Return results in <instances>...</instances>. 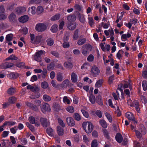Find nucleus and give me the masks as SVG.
Wrapping results in <instances>:
<instances>
[{"instance_id": "obj_1", "label": "nucleus", "mask_w": 147, "mask_h": 147, "mask_svg": "<svg viewBox=\"0 0 147 147\" xmlns=\"http://www.w3.org/2000/svg\"><path fill=\"white\" fill-rule=\"evenodd\" d=\"M82 125L85 131L88 134L90 133L93 130V126L90 122H87L86 123H84Z\"/></svg>"}, {"instance_id": "obj_2", "label": "nucleus", "mask_w": 147, "mask_h": 147, "mask_svg": "<svg viewBox=\"0 0 147 147\" xmlns=\"http://www.w3.org/2000/svg\"><path fill=\"white\" fill-rule=\"evenodd\" d=\"M47 28L46 24L42 23H38L35 26L36 30L38 32H42L46 30Z\"/></svg>"}, {"instance_id": "obj_3", "label": "nucleus", "mask_w": 147, "mask_h": 147, "mask_svg": "<svg viewBox=\"0 0 147 147\" xmlns=\"http://www.w3.org/2000/svg\"><path fill=\"white\" fill-rule=\"evenodd\" d=\"M45 53V51L42 50L36 52L34 56V59L37 61L40 62L41 61V56L43 54L44 55Z\"/></svg>"}, {"instance_id": "obj_4", "label": "nucleus", "mask_w": 147, "mask_h": 147, "mask_svg": "<svg viewBox=\"0 0 147 147\" xmlns=\"http://www.w3.org/2000/svg\"><path fill=\"white\" fill-rule=\"evenodd\" d=\"M41 109L43 113H45L46 111H49L51 110L49 104L45 102L42 104V106L41 107Z\"/></svg>"}, {"instance_id": "obj_5", "label": "nucleus", "mask_w": 147, "mask_h": 147, "mask_svg": "<svg viewBox=\"0 0 147 147\" xmlns=\"http://www.w3.org/2000/svg\"><path fill=\"white\" fill-rule=\"evenodd\" d=\"M13 65L14 64L12 63L6 62L1 64L0 67L3 69H7L13 67Z\"/></svg>"}, {"instance_id": "obj_6", "label": "nucleus", "mask_w": 147, "mask_h": 147, "mask_svg": "<svg viewBox=\"0 0 147 147\" xmlns=\"http://www.w3.org/2000/svg\"><path fill=\"white\" fill-rule=\"evenodd\" d=\"M5 9L3 6H0V20L5 19L7 16L5 15Z\"/></svg>"}, {"instance_id": "obj_7", "label": "nucleus", "mask_w": 147, "mask_h": 147, "mask_svg": "<svg viewBox=\"0 0 147 147\" xmlns=\"http://www.w3.org/2000/svg\"><path fill=\"white\" fill-rule=\"evenodd\" d=\"M40 121L43 127H46L49 125V122L46 118L41 117Z\"/></svg>"}, {"instance_id": "obj_8", "label": "nucleus", "mask_w": 147, "mask_h": 147, "mask_svg": "<svg viewBox=\"0 0 147 147\" xmlns=\"http://www.w3.org/2000/svg\"><path fill=\"white\" fill-rule=\"evenodd\" d=\"M91 72L94 76H96L98 75L100 73V70L96 66H93L91 69Z\"/></svg>"}, {"instance_id": "obj_9", "label": "nucleus", "mask_w": 147, "mask_h": 147, "mask_svg": "<svg viewBox=\"0 0 147 147\" xmlns=\"http://www.w3.org/2000/svg\"><path fill=\"white\" fill-rule=\"evenodd\" d=\"M125 115L128 119L134 122V123H137V121H135V119L132 113L129 112H127L125 114Z\"/></svg>"}, {"instance_id": "obj_10", "label": "nucleus", "mask_w": 147, "mask_h": 147, "mask_svg": "<svg viewBox=\"0 0 147 147\" xmlns=\"http://www.w3.org/2000/svg\"><path fill=\"white\" fill-rule=\"evenodd\" d=\"M66 121L68 125L70 126H73L75 124L74 119L71 117H67L66 118Z\"/></svg>"}, {"instance_id": "obj_11", "label": "nucleus", "mask_w": 147, "mask_h": 147, "mask_svg": "<svg viewBox=\"0 0 147 147\" xmlns=\"http://www.w3.org/2000/svg\"><path fill=\"white\" fill-rule=\"evenodd\" d=\"M67 28L69 30H73L76 27V23H68L67 25Z\"/></svg>"}, {"instance_id": "obj_12", "label": "nucleus", "mask_w": 147, "mask_h": 147, "mask_svg": "<svg viewBox=\"0 0 147 147\" xmlns=\"http://www.w3.org/2000/svg\"><path fill=\"white\" fill-rule=\"evenodd\" d=\"M91 46L90 45H86L83 46V48H86V50L84 49H83L82 51V54L84 56H86L88 54V52L87 50L88 48H90Z\"/></svg>"}, {"instance_id": "obj_13", "label": "nucleus", "mask_w": 147, "mask_h": 147, "mask_svg": "<svg viewBox=\"0 0 147 147\" xmlns=\"http://www.w3.org/2000/svg\"><path fill=\"white\" fill-rule=\"evenodd\" d=\"M69 81L68 79H66L61 84V86L63 88H66L69 85Z\"/></svg>"}, {"instance_id": "obj_14", "label": "nucleus", "mask_w": 147, "mask_h": 147, "mask_svg": "<svg viewBox=\"0 0 147 147\" xmlns=\"http://www.w3.org/2000/svg\"><path fill=\"white\" fill-rule=\"evenodd\" d=\"M26 7H19L15 9L16 11L18 13H20L26 11Z\"/></svg>"}, {"instance_id": "obj_15", "label": "nucleus", "mask_w": 147, "mask_h": 147, "mask_svg": "<svg viewBox=\"0 0 147 147\" xmlns=\"http://www.w3.org/2000/svg\"><path fill=\"white\" fill-rule=\"evenodd\" d=\"M36 7L34 6L29 7L28 10V13L30 15L34 14L36 13Z\"/></svg>"}, {"instance_id": "obj_16", "label": "nucleus", "mask_w": 147, "mask_h": 147, "mask_svg": "<svg viewBox=\"0 0 147 147\" xmlns=\"http://www.w3.org/2000/svg\"><path fill=\"white\" fill-rule=\"evenodd\" d=\"M28 17L27 16L24 15L20 18L19 21L20 22L24 23L28 21Z\"/></svg>"}, {"instance_id": "obj_17", "label": "nucleus", "mask_w": 147, "mask_h": 147, "mask_svg": "<svg viewBox=\"0 0 147 147\" xmlns=\"http://www.w3.org/2000/svg\"><path fill=\"white\" fill-rule=\"evenodd\" d=\"M78 76L77 74L74 72H72L71 74V79L73 82H76L78 80Z\"/></svg>"}, {"instance_id": "obj_18", "label": "nucleus", "mask_w": 147, "mask_h": 147, "mask_svg": "<svg viewBox=\"0 0 147 147\" xmlns=\"http://www.w3.org/2000/svg\"><path fill=\"white\" fill-rule=\"evenodd\" d=\"M115 138L117 141L119 143H121L123 140V137L119 133H117L116 136Z\"/></svg>"}, {"instance_id": "obj_19", "label": "nucleus", "mask_w": 147, "mask_h": 147, "mask_svg": "<svg viewBox=\"0 0 147 147\" xmlns=\"http://www.w3.org/2000/svg\"><path fill=\"white\" fill-rule=\"evenodd\" d=\"M64 66L67 69H71L73 67L72 63L69 62H66L64 63Z\"/></svg>"}, {"instance_id": "obj_20", "label": "nucleus", "mask_w": 147, "mask_h": 147, "mask_svg": "<svg viewBox=\"0 0 147 147\" xmlns=\"http://www.w3.org/2000/svg\"><path fill=\"white\" fill-rule=\"evenodd\" d=\"M57 131L58 134L59 136H62L63 134V129L60 126H57Z\"/></svg>"}, {"instance_id": "obj_21", "label": "nucleus", "mask_w": 147, "mask_h": 147, "mask_svg": "<svg viewBox=\"0 0 147 147\" xmlns=\"http://www.w3.org/2000/svg\"><path fill=\"white\" fill-rule=\"evenodd\" d=\"M56 77L57 80L59 82H61L64 79L63 74L61 73H57Z\"/></svg>"}, {"instance_id": "obj_22", "label": "nucleus", "mask_w": 147, "mask_h": 147, "mask_svg": "<svg viewBox=\"0 0 147 147\" xmlns=\"http://www.w3.org/2000/svg\"><path fill=\"white\" fill-rule=\"evenodd\" d=\"M76 17L75 15H70L67 17V19L70 22L74 21L76 20Z\"/></svg>"}, {"instance_id": "obj_23", "label": "nucleus", "mask_w": 147, "mask_h": 147, "mask_svg": "<svg viewBox=\"0 0 147 147\" xmlns=\"http://www.w3.org/2000/svg\"><path fill=\"white\" fill-rule=\"evenodd\" d=\"M16 6V4L15 3H10L7 6V9L11 11L15 8Z\"/></svg>"}, {"instance_id": "obj_24", "label": "nucleus", "mask_w": 147, "mask_h": 147, "mask_svg": "<svg viewBox=\"0 0 147 147\" xmlns=\"http://www.w3.org/2000/svg\"><path fill=\"white\" fill-rule=\"evenodd\" d=\"M18 76V74L11 73L8 74V77L11 79H16Z\"/></svg>"}, {"instance_id": "obj_25", "label": "nucleus", "mask_w": 147, "mask_h": 147, "mask_svg": "<svg viewBox=\"0 0 147 147\" xmlns=\"http://www.w3.org/2000/svg\"><path fill=\"white\" fill-rule=\"evenodd\" d=\"M16 124V122L12 121H6L3 124V126H13Z\"/></svg>"}, {"instance_id": "obj_26", "label": "nucleus", "mask_w": 147, "mask_h": 147, "mask_svg": "<svg viewBox=\"0 0 147 147\" xmlns=\"http://www.w3.org/2000/svg\"><path fill=\"white\" fill-rule=\"evenodd\" d=\"M9 20L11 22H14L16 20V16L15 14L13 13H11L9 17Z\"/></svg>"}, {"instance_id": "obj_27", "label": "nucleus", "mask_w": 147, "mask_h": 147, "mask_svg": "<svg viewBox=\"0 0 147 147\" xmlns=\"http://www.w3.org/2000/svg\"><path fill=\"white\" fill-rule=\"evenodd\" d=\"M99 123L100 125L104 128H106L107 126V125L106 122L103 119L100 120Z\"/></svg>"}, {"instance_id": "obj_28", "label": "nucleus", "mask_w": 147, "mask_h": 147, "mask_svg": "<svg viewBox=\"0 0 147 147\" xmlns=\"http://www.w3.org/2000/svg\"><path fill=\"white\" fill-rule=\"evenodd\" d=\"M79 31V30L78 29H76L74 31L73 38L74 40H76L79 37L78 33Z\"/></svg>"}, {"instance_id": "obj_29", "label": "nucleus", "mask_w": 147, "mask_h": 147, "mask_svg": "<svg viewBox=\"0 0 147 147\" xmlns=\"http://www.w3.org/2000/svg\"><path fill=\"white\" fill-rule=\"evenodd\" d=\"M47 133L51 136H52L53 135V130L51 128H48L47 129Z\"/></svg>"}, {"instance_id": "obj_30", "label": "nucleus", "mask_w": 147, "mask_h": 147, "mask_svg": "<svg viewBox=\"0 0 147 147\" xmlns=\"http://www.w3.org/2000/svg\"><path fill=\"white\" fill-rule=\"evenodd\" d=\"M89 99L90 102L92 104L95 103V96L92 94L90 95L89 96Z\"/></svg>"}, {"instance_id": "obj_31", "label": "nucleus", "mask_w": 147, "mask_h": 147, "mask_svg": "<svg viewBox=\"0 0 147 147\" xmlns=\"http://www.w3.org/2000/svg\"><path fill=\"white\" fill-rule=\"evenodd\" d=\"M43 99L46 102H49L51 100V97L48 95L45 94L43 96Z\"/></svg>"}, {"instance_id": "obj_32", "label": "nucleus", "mask_w": 147, "mask_h": 147, "mask_svg": "<svg viewBox=\"0 0 147 147\" xmlns=\"http://www.w3.org/2000/svg\"><path fill=\"white\" fill-rule=\"evenodd\" d=\"M86 41V40L85 38L80 39L78 40L77 44L79 45H82L85 43Z\"/></svg>"}, {"instance_id": "obj_33", "label": "nucleus", "mask_w": 147, "mask_h": 147, "mask_svg": "<svg viewBox=\"0 0 147 147\" xmlns=\"http://www.w3.org/2000/svg\"><path fill=\"white\" fill-rule=\"evenodd\" d=\"M41 86L42 88L45 89L48 87L49 84L47 82L44 81L41 83Z\"/></svg>"}, {"instance_id": "obj_34", "label": "nucleus", "mask_w": 147, "mask_h": 147, "mask_svg": "<svg viewBox=\"0 0 147 147\" xmlns=\"http://www.w3.org/2000/svg\"><path fill=\"white\" fill-rule=\"evenodd\" d=\"M16 92L15 89L14 88H11L7 90L8 93L10 95H12Z\"/></svg>"}, {"instance_id": "obj_35", "label": "nucleus", "mask_w": 147, "mask_h": 147, "mask_svg": "<svg viewBox=\"0 0 147 147\" xmlns=\"http://www.w3.org/2000/svg\"><path fill=\"white\" fill-rule=\"evenodd\" d=\"M13 36V35L12 34H10L7 35L6 37V40L8 41H11Z\"/></svg>"}, {"instance_id": "obj_36", "label": "nucleus", "mask_w": 147, "mask_h": 147, "mask_svg": "<svg viewBox=\"0 0 147 147\" xmlns=\"http://www.w3.org/2000/svg\"><path fill=\"white\" fill-rule=\"evenodd\" d=\"M54 63H51L47 65V68L48 70H51L54 69Z\"/></svg>"}, {"instance_id": "obj_37", "label": "nucleus", "mask_w": 147, "mask_h": 147, "mask_svg": "<svg viewBox=\"0 0 147 147\" xmlns=\"http://www.w3.org/2000/svg\"><path fill=\"white\" fill-rule=\"evenodd\" d=\"M96 101L100 105H103L102 99L100 96L99 95L96 97Z\"/></svg>"}, {"instance_id": "obj_38", "label": "nucleus", "mask_w": 147, "mask_h": 147, "mask_svg": "<svg viewBox=\"0 0 147 147\" xmlns=\"http://www.w3.org/2000/svg\"><path fill=\"white\" fill-rule=\"evenodd\" d=\"M57 27L58 26L57 25H53L51 27V31L53 33L56 32L58 30Z\"/></svg>"}, {"instance_id": "obj_39", "label": "nucleus", "mask_w": 147, "mask_h": 147, "mask_svg": "<svg viewBox=\"0 0 147 147\" xmlns=\"http://www.w3.org/2000/svg\"><path fill=\"white\" fill-rule=\"evenodd\" d=\"M53 107L54 110L56 111H59L60 109V107L59 104L57 103H54L53 104Z\"/></svg>"}, {"instance_id": "obj_40", "label": "nucleus", "mask_w": 147, "mask_h": 147, "mask_svg": "<svg viewBox=\"0 0 147 147\" xmlns=\"http://www.w3.org/2000/svg\"><path fill=\"white\" fill-rule=\"evenodd\" d=\"M74 117L75 120L79 121L81 119V117L79 114L77 113H74Z\"/></svg>"}, {"instance_id": "obj_41", "label": "nucleus", "mask_w": 147, "mask_h": 147, "mask_svg": "<svg viewBox=\"0 0 147 147\" xmlns=\"http://www.w3.org/2000/svg\"><path fill=\"white\" fill-rule=\"evenodd\" d=\"M78 16L80 21L82 23H84L85 21V18L83 15L79 13L78 14Z\"/></svg>"}, {"instance_id": "obj_42", "label": "nucleus", "mask_w": 147, "mask_h": 147, "mask_svg": "<svg viewBox=\"0 0 147 147\" xmlns=\"http://www.w3.org/2000/svg\"><path fill=\"white\" fill-rule=\"evenodd\" d=\"M41 1V0H31L29 3V4H38Z\"/></svg>"}, {"instance_id": "obj_43", "label": "nucleus", "mask_w": 147, "mask_h": 147, "mask_svg": "<svg viewBox=\"0 0 147 147\" xmlns=\"http://www.w3.org/2000/svg\"><path fill=\"white\" fill-rule=\"evenodd\" d=\"M59 125H60L62 127H65V125L63 121L60 118H58L57 119Z\"/></svg>"}, {"instance_id": "obj_44", "label": "nucleus", "mask_w": 147, "mask_h": 147, "mask_svg": "<svg viewBox=\"0 0 147 147\" xmlns=\"http://www.w3.org/2000/svg\"><path fill=\"white\" fill-rule=\"evenodd\" d=\"M60 17V15L59 14H57L53 16L51 18V20L52 21H55L58 20L59 19Z\"/></svg>"}, {"instance_id": "obj_45", "label": "nucleus", "mask_w": 147, "mask_h": 147, "mask_svg": "<svg viewBox=\"0 0 147 147\" xmlns=\"http://www.w3.org/2000/svg\"><path fill=\"white\" fill-rule=\"evenodd\" d=\"M131 35L129 33H128L127 34H123L121 36V38L122 39L126 40L127 38H129L130 37Z\"/></svg>"}, {"instance_id": "obj_46", "label": "nucleus", "mask_w": 147, "mask_h": 147, "mask_svg": "<svg viewBox=\"0 0 147 147\" xmlns=\"http://www.w3.org/2000/svg\"><path fill=\"white\" fill-rule=\"evenodd\" d=\"M102 80H98L96 83L95 86L96 87H100L102 84Z\"/></svg>"}, {"instance_id": "obj_47", "label": "nucleus", "mask_w": 147, "mask_h": 147, "mask_svg": "<svg viewBox=\"0 0 147 147\" xmlns=\"http://www.w3.org/2000/svg\"><path fill=\"white\" fill-rule=\"evenodd\" d=\"M47 71L46 69L44 68L42 73V76L43 78H45L47 74Z\"/></svg>"}, {"instance_id": "obj_48", "label": "nucleus", "mask_w": 147, "mask_h": 147, "mask_svg": "<svg viewBox=\"0 0 147 147\" xmlns=\"http://www.w3.org/2000/svg\"><path fill=\"white\" fill-rule=\"evenodd\" d=\"M16 98L14 97H10L9 99V102L13 104L16 101Z\"/></svg>"}, {"instance_id": "obj_49", "label": "nucleus", "mask_w": 147, "mask_h": 147, "mask_svg": "<svg viewBox=\"0 0 147 147\" xmlns=\"http://www.w3.org/2000/svg\"><path fill=\"white\" fill-rule=\"evenodd\" d=\"M47 45L49 46H52L54 43L53 40L51 38L47 39Z\"/></svg>"}, {"instance_id": "obj_50", "label": "nucleus", "mask_w": 147, "mask_h": 147, "mask_svg": "<svg viewBox=\"0 0 147 147\" xmlns=\"http://www.w3.org/2000/svg\"><path fill=\"white\" fill-rule=\"evenodd\" d=\"M43 11V8L42 6H39L37 7V13L38 14H40Z\"/></svg>"}, {"instance_id": "obj_51", "label": "nucleus", "mask_w": 147, "mask_h": 147, "mask_svg": "<svg viewBox=\"0 0 147 147\" xmlns=\"http://www.w3.org/2000/svg\"><path fill=\"white\" fill-rule=\"evenodd\" d=\"M42 37L41 36H38L36 37L35 38V44L39 43L41 40Z\"/></svg>"}, {"instance_id": "obj_52", "label": "nucleus", "mask_w": 147, "mask_h": 147, "mask_svg": "<svg viewBox=\"0 0 147 147\" xmlns=\"http://www.w3.org/2000/svg\"><path fill=\"white\" fill-rule=\"evenodd\" d=\"M105 115L107 117L109 122H111L112 121V118L111 115L108 113L106 112L105 114Z\"/></svg>"}, {"instance_id": "obj_53", "label": "nucleus", "mask_w": 147, "mask_h": 147, "mask_svg": "<svg viewBox=\"0 0 147 147\" xmlns=\"http://www.w3.org/2000/svg\"><path fill=\"white\" fill-rule=\"evenodd\" d=\"M66 109L67 111L71 113H73L74 111V108L71 106L68 107Z\"/></svg>"}, {"instance_id": "obj_54", "label": "nucleus", "mask_w": 147, "mask_h": 147, "mask_svg": "<svg viewBox=\"0 0 147 147\" xmlns=\"http://www.w3.org/2000/svg\"><path fill=\"white\" fill-rule=\"evenodd\" d=\"M91 147H97L98 143L96 140H94L92 141L91 144Z\"/></svg>"}, {"instance_id": "obj_55", "label": "nucleus", "mask_w": 147, "mask_h": 147, "mask_svg": "<svg viewBox=\"0 0 147 147\" xmlns=\"http://www.w3.org/2000/svg\"><path fill=\"white\" fill-rule=\"evenodd\" d=\"M81 111L84 116H85L86 118L88 117L89 115L88 112L84 109H81Z\"/></svg>"}, {"instance_id": "obj_56", "label": "nucleus", "mask_w": 147, "mask_h": 147, "mask_svg": "<svg viewBox=\"0 0 147 147\" xmlns=\"http://www.w3.org/2000/svg\"><path fill=\"white\" fill-rule=\"evenodd\" d=\"M30 36L31 38V42L34 44H35V38L34 35L33 34H30Z\"/></svg>"}, {"instance_id": "obj_57", "label": "nucleus", "mask_w": 147, "mask_h": 147, "mask_svg": "<svg viewBox=\"0 0 147 147\" xmlns=\"http://www.w3.org/2000/svg\"><path fill=\"white\" fill-rule=\"evenodd\" d=\"M88 23L91 27H92L94 24V20L92 18H88Z\"/></svg>"}, {"instance_id": "obj_58", "label": "nucleus", "mask_w": 147, "mask_h": 147, "mask_svg": "<svg viewBox=\"0 0 147 147\" xmlns=\"http://www.w3.org/2000/svg\"><path fill=\"white\" fill-rule=\"evenodd\" d=\"M140 132L143 135H144L146 133V130L144 126H142L140 130Z\"/></svg>"}, {"instance_id": "obj_59", "label": "nucleus", "mask_w": 147, "mask_h": 147, "mask_svg": "<svg viewBox=\"0 0 147 147\" xmlns=\"http://www.w3.org/2000/svg\"><path fill=\"white\" fill-rule=\"evenodd\" d=\"M17 67L20 68H23L24 67V63L23 62H18L17 63L16 65Z\"/></svg>"}, {"instance_id": "obj_60", "label": "nucleus", "mask_w": 147, "mask_h": 147, "mask_svg": "<svg viewBox=\"0 0 147 147\" xmlns=\"http://www.w3.org/2000/svg\"><path fill=\"white\" fill-rule=\"evenodd\" d=\"M29 122L33 124H34L35 123V118L32 117L31 116L29 118Z\"/></svg>"}, {"instance_id": "obj_61", "label": "nucleus", "mask_w": 147, "mask_h": 147, "mask_svg": "<svg viewBox=\"0 0 147 147\" xmlns=\"http://www.w3.org/2000/svg\"><path fill=\"white\" fill-rule=\"evenodd\" d=\"M142 86L144 90L147 89V82L146 81H144L142 82Z\"/></svg>"}, {"instance_id": "obj_62", "label": "nucleus", "mask_w": 147, "mask_h": 147, "mask_svg": "<svg viewBox=\"0 0 147 147\" xmlns=\"http://www.w3.org/2000/svg\"><path fill=\"white\" fill-rule=\"evenodd\" d=\"M63 101L64 103H67L68 104H69L70 103V100L66 96H65L63 97Z\"/></svg>"}, {"instance_id": "obj_63", "label": "nucleus", "mask_w": 147, "mask_h": 147, "mask_svg": "<svg viewBox=\"0 0 147 147\" xmlns=\"http://www.w3.org/2000/svg\"><path fill=\"white\" fill-rule=\"evenodd\" d=\"M87 60L88 61L92 62L94 60V56L92 54L90 55L87 58Z\"/></svg>"}, {"instance_id": "obj_64", "label": "nucleus", "mask_w": 147, "mask_h": 147, "mask_svg": "<svg viewBox=\"0 0 147 147\" xmlns=\"http://www.w3.org/2000/svg\"><path fill=\"white\" fill-rule=\"evenodd\" d=\"M18 58L14 55H12L7 58L8 59H12L16 60Z\"/></svg>"}]
</instances>
